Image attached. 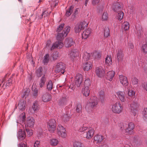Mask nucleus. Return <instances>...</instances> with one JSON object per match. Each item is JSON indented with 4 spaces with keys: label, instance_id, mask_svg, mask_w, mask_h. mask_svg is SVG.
<instances>
[{
    "label": "nucleus",
    "instance_id": "nucleus-1",
    "mask_svg": "<svg viewBox=\"0 0 147 147\" xmlns=\"http://www.w3.org/2000/svg\"><path fill=\"white\" fill-rule=\"evenodd\" d=\"M70 27L67 26L65 27L62 32H58L56 36V39L58 40L54 43L50 48L51 51L57 48H61L63 46V44L61 41H62L64 37H65L70 31Z\"/></svg>",
    "mask_w": 147,
    "mask_h": 147
},
{
    "label": "nucleus",
    "instance_id": "nucleus-2",
    "mask_svg": "<svg viewBox=\"0 0 147 147\" xmlns=\"http://www.w3.org/2000/svg\"><path fill=\"white\" fill-rule=\"evenodd\" d=\"M123 107L119 102H117L112 106L111 110L114 113L119 114L121 112Z\"/></svg>",
    "mask_w": 147,
    "mask_h": 147
},
{
    "label": "nucleus",
    "instance_id": "nucleus-3",
    "mask_svg": "<svg viewBox=\"0 0 147 147\" xmlns=\"http://www.w3.org/2000/svg\"><path fill=\"white\" fill-rule=\"evenodd\" d=\"M138 107V104L136 101L134 100L132 101L130 105L131 112V114L134 116H135L138 111L137 108Z\"/></svg>",
    "mask_w": 147,
    "mask_h": 147
},
{
    "label": "nucleus",
    "instance_id": "nucleus-4",
    "mask_svg": "<svg viewBox=\"0 0 147 147\" xmlns=\"http://www.w3.org/2000/svg\"><path fill=\"white\" fill-rule=\"evenodd\" d=\"M65 67L64 64L60 62L58 63L55 67V71L57 72H61L62 74H63L65 72Z\"/></svg>",
    "mask_w": 147,
    "mask_h": 147
},
{
    "label": "nucleus",
    "instance_id": "nucleus-5",
    "mask_svg": "<svg viewBox=\"0 0 147 147\" xmlns=\"http://www.w3.org/2000/svg\"><path fill=\"white\" fill-rule=\"evenodd\" d=\"M47 127L50 132H54L56 127V121L54 119H51L48 122Z\"/></svg>",
    "mask_w": 147,
    "mask_h": 147
},
{
    "label": "nucleus",
    "instance_id": "nucleus-6",
    "mask_svg": "<svg viewBox=\"0 0 147 147\" xmlns=\"http://www.w3.org/2000/svg\"><path fill=\"white\" fill-rule=\"evenodd\" d=\"M85 22H80L77 24L75 28V31L76 33H79L80 31L83 29L85 26H87L88 25L87 24H85Z\"/></svg>",
    "mask_w": 147,
    "mask_h": 147
},
{
    "label": "nucleus",
    "instance_id": "nucleus-7",
    "mask_svg": "<svg viewBox=\"0 0 147 147\" xmlns=\"http://www.w3.org/2000/svg\"><path fill=\"white\" fill-rule=\"evenodd\" d=\"M83 82V76L82 74H77L75 77L74 82L77 87H79Z\"/></svg>",
    "mask_w": 147,
    "mask_h": 147
},
{
    "label": "nucleus",
    "instance_id": "nucleus-8",
    "mask_svg": "<svg viewBox=\"0 0 147 147\" xmlns=\"http://www.w3.org/2000/svg\"><path fill=\"white\" fill-rule=\"evenodd\" d=\"M124 56L123 52L122 49L120 48H118L117 51L116 59L119 63L123 60Z\"/></svg>",
    "mask_w": 147,
    "mask_h": 147
},
{
    "label": "nucleus",
    "instance_id": "nucleus-9",
    "mask_svg": "<svg viewBox=\"0 0 147 147\" xmlns=\"http://www.w3.org/2000/svg\"><path fill=\"white\" fill-rule=\"evenodd\" d=\"M98 100L96 97H92L88 101V105L93 108L96 107L98 103Z\"/></svg>",
    "mask_w": 147,
    "mask_h": 147
},
{
    "label": "nucleus",
    "instance_id": "nucleus-10",
    "mask_svg": "<svg viewBox=\"0 0 147 147\" xmlns=\"http://www.w3.org/2000/svg\"><path fill=\"white\" fill-rule=\"evenodd\" d=\"M58 134L61 137L65 138L66 136V130L61 125H59L57 128Z\"/></svg>",
    "mask_w": 147,
    "mask_h": 147
},
{
    "label": "nucleus",
    "instance_id": "nucleus-11",
    "mask_svg": "<svg viewBox=\"0 0 147 147\" xmlns=\"http://www.w3.org/2000/svg\"><path fill=\"white\" fill-rule=\"evenodd\" d=\"M95 72L98 77L101 78L104 76L105 71L103 68L101 66H100L96 68Z\"/></svg>",
    "mask_w": 147,
    "mask_h": 147
},
{
    "label": "nucleus",
    "instance_id": "nucleus-12",
    "mask_svg": "<svg viewBox=\"0 0 147 147\" xmlns=\"http://www.w3.org/2000/svg\"><path fill=\"white\" fill-rule=\"evenodd\" d=\"M25 114L24 113H22L19 117L18 119L17 120L16 122L18 124L19 123L23 127V124H25Z\"/></svg>",
    "mask_w": 147,
    "mask_h": 147
},
{
    "label": "nucleus",
    "instance_id": "nucleus-13",
    "mask_svg": "<svg viewBox=\"0 0 147 147\" xmlns=\"http://www.w3.org/2000/svg\"><path fill=\"white\" fill-rule=\"evenodd\" d=\"M134 128V125L133 123L130 122L128 124V127L126 128V134L131 135L132 134V130Z\"/></svg>",
    "mask_w": 147,
    "mask_h": 147
},
{
    "label": "nucleus",
    "instance_id": "nucleus-14",
    "mask_svg": "<svg viewBox=\"0 0 147 147\" xmlns=\"http://www.w3.org/2000/svg\"><path fill=\"white\" fill-rule=\"evenodd\" d=\"M119 79L121 83L127 88L128 84L127 77L123 75H120L119 76Z\"/></svg>",
    "mask_w": 147,
    "mask_h": 147
},
{
    "label": "nucleus",
    "instance_id": "nucleus-15",
    "mask_svg": "<svg viewBox=\"0 0 147 147\" xmlns=\"http://www.w3.org/2000/svg\"><path fill=\"white\" fill-rule=\"evenodd\" d=\"M78 52L76 50H73L70 51L69 54V58L73 61L75 60V58L78 56Z\"/></svg>",
    "mask_w": 147,
    "mask_h": 147
},
{
    "label": "nucleus",
    "instance_id": "nucleus-16",
    "mask_svg": "<svg viewBox=\"0 0 147 147\" xmlns=\"http://www.w3.org/2000/svg\"><path fill=\"white\" fill-rule=\"evenodd\" d=\"M34 123V120L33 118L31 117L30 119H28L26 121V123L25 125V127L32 128L33 127Z\"/></svg>",
    "mask_w": 147,
    "mask_h": 147
},
{
    "label": "nucleus",
    "instance_id": "nucleus-17",
    "mask_svg": "<svg viewBox=\"0 0 147 147\" xmlns=\"http://www.w3.org/2000/svg\"><path fill=\"white\" fill-rule=\"evenodd\" d=\"M115 75V72L113 71H108L105 75L106 78L110 81H111Z\"/></svg>",
    "mask_w": 147,
    "mask_h": 147
},
{
    "label": "nucleus",
    "instance_id": "nucleus-18",
    "mask_svg": "<svg viewBox=\"0 0 147 147\" xmlns=\"http://www.w3.org/2000/svg\"><path fill=\"white\" fill-rule=\"evenodd\" d=\"M116 96L122 102L125 100V93L124 92L119 91L116 92Z\"/></svg>",
    "mask_w": 147,
    "mask_h": 147
},
{
    "label": "nucleus",
    "instance_id": "nucleus-19",
    "mask_svg": "<svg viewBox=\"0 0 147 147\" xmlns=\"http://www.w3.org/2000/svg\"><path fill=\"white\" fill-rule=\"evenodd\" d=\"M26 102L24 100H21L19 102L18 104V107L19 110L23 111L25 109Z\"/></svg>",
    "mask_w": 147,
    "mask_h": 147
},
{
    "label": "nucleus",
    "instance_id": "nucleus-20",
    "mask_svg": "<svg viewBox=\"0 0 147 147\" xmlns=\"http://www.w3.org/2000/svg\"><path fill=\"white\" fill-rule=\"evenodd\" d=\"M74 44L72 39L70 38H67L65 40V45L67 47H69Z\"/></svg>",
    "mask_w": 147,
    "mask_h": 147
},
{
    "label": "nucleus",
    "instance_id": "nucleus-21",
    "mask_svg": "<svg viewBox=\"0 0 147 147\" xmlns=\"http://www.w3.org/2000/svg\"><path fill=\"white\" fill-rule=\"evenodd\" d=\"M26 136V133L25 131H22V129H20L17 134L18 138L21 140L25 138Z\"/></svg>",
    "mask_w": 147,
    "mask_h": 147
},
{
    "label": "nucleus",
    "instance_id": "nucleus-22",
    "mask_svg": "<svg viewBox=\"0 0 147 147\" xmlns=\"http://www.w3.org/2000/svg\"><path fill=\"white\" fill-rule=\"evenodd\" d=\"M94 139L95 143L99 144L103 140V138L102 136L97 135L94 137Z\"/></svg>",
    "mask_w": 147,
    "mask_h": 147
},
{
    "label": "nucleus",
    "instance_id": "nucleus-23",
    "mask_svg": "<svg viewBox=\"0 0 147 147\" xmlns=\"http://www.w3.org/2000/svg\"><path fill=\"white\" fill-rule=\"evenodd\" d=\"M94 132V131L93 129L90 128L86 133V138L88 139H91L93 136Z\"/></svg>",
    "mask_w": 147,
    "mask_h": 147
},
{
    "label": "nucleus",
    "instance_id": "nucleus-24",
    "mask_svg": "<svg viewBox=\"0 0 147 147\" xmlns=\"http://www.w3.org/2000/svg\"><path fill=\"white\" fill-rule=\"evenodd\" d=\"M91 32V29L89 28L84 31L82 34V38L84 39L87 38L90 34Z\"/></svg>",
    "mask_w": 147,
    "mask_h": 147
},
{
    "label": "nucleus",
    "instance_id": "nucleus-25",
    "mask_svg": "<svg viewBox=\"0 0 147 147\" xmlns=\"http://www.w3.org/2000/svg\"><path fill=\"white\" fill-rule=\"evenodd\" d=\"M32 108L34 111L38 110L40 108V106L39 102L35 101L33 103Z\"/></svg>",
    "mask_w": 147,
    "mask_h": 147
},
{
    "label": "nucleus",
    "instance_id": "nucleus-26",
    "mask_svg": "<svg viewBox=\"0 0 147 147\" xmlns=\"http://www.w3.org/2000/svg\"><path fill=\"white\" fill-rule=\"evenodd\" d=\"M82 93L85 97L88 96L90 94V90L88 87H84L82 89Z\"/></svg>",
    "mask_w": 147,
    "mask_h": 147
},
{
    "label": "nucleus",
    "instance_id": "nucleus-27",
    "mask_svg": "<svg viewBox=\"0 0 147 147\" xmlns=\"http://www.w3.org/2000/svg\"><path fill=\"white\" fill-rule=\"evenodd\" d=\"M46 89L47 90L50 91L53 88V84L52 81L50 80L47 81L46 83Z\"/></svg>",
    "mask_w": 147,
    "mask_h": 147
},
{
    "label": "nucleus",
    "instance_id": "nucleus-28",
    "mask_svg": "<svg viewBox=\"0 0 147 147\" xmlns=\"http://www.w3.org/2000/svg\"><path fill=\"white\" fill-rule=\"evenodd\" d=\"M121 8V5L119 3H113L112 6V9L115 12H117Z\"/></svg>",
    "mask_w": 147,
    "mask_h": 147
},
{
    "label": "nucleus",
    "instance_id": "nucleus-29",
    "mask_svg": "<svg viewBox=\"0 0 147 147\" xmlns=\"http://www.w3.org/2000/svg\"><path fill=\"white\" fill-rule=\"evenodd\" d=\"M92 64L90 62H87L83 64V69L85 71H88L92 68Z\"/></svg>",
    "mask_w": 147,
    "mask_h": 147
},
{
    "label": "nucleus",
    "instance_id": "nucleus-30",
    "mask_svg": "<svg viewBox=\"0 0 147 147\" xmlns=\"http://www.w3.org/2000/svg\"><path fill=\"white\" fill-rule=\"evenodd\" d=\"M71 115L69 114V112L67 113L66 114H64L62 117V120L64 122H66L69 120L71 117Z\"/></svg>",
    "mask_w": 147,
    "mask_h": 147
},
{
    "label": "nucleus",
    "instance_id": "nucleus-31",
    "mask_svg": "<svg viewBox=\"0 0 147 147\" xmlns=\"http://www.w3.org/2000/svg\"><path fill=\"white\" fill-rule=\"evenodd\" d=\"M51 96L48 93L44 94L42 96V100L44 102L49 101L50 99Z\"/></svg>",
    "mask_w": 147,
    "mask_h": 147
},
{
    "label": "nucleus",
    "instance_id": "nucleus-32",
    "mask_svg": "<svg viewBox=\"0 0 147 147\" xmlns=\"http://www.w3.org/2000/svg\"><path fill=\"white\" fill-rule=\"evenodd\" d=\"M100 99L102 103L104 102L105 100V98L104 95L103 91L101 90L99 92Z\"/></svg>",
    "mask_w": 147,
    "mask_h": 147
},
{
    "label": "nucleus",
    "instance_id": "nucleus-33",
    "mask_svg": "<svg viewBox=\"0 0 147 147\" xmlns=\"http://www.w3.org/2000/svg\"><path fill=\"white\" fill-rule=\"evenodd\" d=\"M112 59L111 56L107 55L105 58V63L109 65H110L112 64Z\"/></svg>",
    "mask_w": 147,
    "mask_h": 147
},
{
    "label": "nucleus",
    "instance_id": "nucleus-34",
    "mask_svg": "<svg viewBox=\"0 0 147 147\" xmlns=\"http://www.w3.org/2000/svg\"><path fill=\"white\" fill-rule=\"evenodd\" d=\"M90 58V54L87 52H84L83 55L82 60L86 61L88 60Z\"/></svg>",
    "mask_w": 147,
    "mask_h": 147
},
{
    "label": "nucleus",
    "instance_id": "nucleus-35",
    "mask_svg": "<svg viewBox=\"0 0 147 147\" xmlns=\"http://www.w3.org/2000/svg\"><path fill=\"white\" fill-rule=\"evenodd\" d=\"M127 123H121L118 124V125L120 128V129L121 130L123 129L125 130V133H126V129L127 127Z\"/></svg>",
    "mask_w": 147,
    "mask_h": 147
},
{
    "label": "nucleus",
    "instance_id": "nucleus-36",
    "mask_svg": "<svg viewBox=\"0 0 147 147\" xmlns=\"http://www.w3.org/2000/svg\"><path fill=\"white\" fill-rule=\"evenodd\" d=\"M122 27L125 30L127 31L128 30L129 28V23L127 22H124L122 24Z\"/></svg>",
    "mask_w": 147,
    "mask_h": 147
},
{
    "label": "nucleus",
    "instance_id": "nucleus-37",
    "mask_svg": "<svg viewBox=\"0 0 147 147\" xmlns=\"http://www.w3.org/2000/svg\"><path fill=\"white\" fill-rule=\"evenodd\" d=\"M82 143L78 141H75L73 143V147H82Z\"/></svg>",
    "mask_w": 147,
    "mask_h": 147
},
{
    "label": "nucleus",
    "instance_id": "nucleus-38",
    "mask_svg": "<svg viewBox=\"0 0 147 147\" xmlns=\"http://www.w3.org/2000/svg\"><path fill=\"white\" fill-rule=\"evenodd\" d=\"M108 18V14L107 12L103 13L102 16V20L103 21H107Z\"/></svg>",
    "mask_w": 147,
    "mask_h": 147
},
{
    "label": "nucleus",
    "instance_id": "nucleus-39",
    "mask_svg": "<svg viewBox=\"0 0 147 147\" xmlns=\"http://www.w3.org/2000/svg\"><path fill=\"white\" fill-rule=\"evenodd\" d=\"M110 30L109 28L105 27L104 30V35L105 37H107L109 36Z\"/></svg>",
    "mask_w": 147,
    "mask_h": 147
},
{
    "label": "nucleus",
    "instance_id": "nucleus-40",
    "mask_svg": "<svg viewBox=\"0 0 147 147\" xmlns=\"http://www.w3.org/2000/svg\"><path fill=\"white\" fill-rule=\"evenodd\" d=\"M49 54H46L44 57L43 62L45 65L47 64L49 62Z\"/></svg>",
    "mask_w": 147,
    "mask_h": 147
},
{
    "label": "nucleus",
    "instance_id": "nucleus-41",
    "mask_svg": "<svg viewBox=\"0 0 147 147\" xmlns=\"http://www.w3.org/2000/svg\"><path fill=\"white\" fill-rule=\"evenodd\" d=\"M136 29L137 30V32L136 33V35L139 38L143 34L142 29L141 27H139V29L136 28Z\"/></svg>",
    "mask_w": 147,
    "mask_h": 147
},
{
    "label": "nucleus",
    "instance_id": "nucleus-42",
    "mask_svg": "<svg viewBox=\"0 0 147 147\" xmlns=\"http://www.w3.org/2000/svg\"><path fill=\"white\" fill-rule=\"evenodd\" d=\"M73 8L74 7L72 6H71L69 7V8L66 11V14L67 16H69L71 15L72 12Z\"/></svg>",
    "mask_w": 147,
    "mask_h": 147
},
{
    "label": "nucleus",
    "instance_id": "nucleus-43",
    "mask_svg": "<svg viewBox=\"0 0 147 147\" xmlns=\"http://www.w3.org/2000/svg\"><path fill=\"white\" fill-rule=\"evenodd\" d=\"M82 107L81 105L80 104H78L76 107V111L77 113L80 114L82 112Z\"/></svg>",
    "mask_w": 147,
    "mask_h": 147
},
{
    "label": "nucleus",
    "instance_id": "nucleus-44",
    "mask_svg": "<svg viewBox=\"0 0 147 147\" xmlns=\"http://www.w3.org/2000/svg\"><path fill=\"white\" fill-rule=\"evenodd\" d=\"M58 141L56 139H52L50 140V144L52 146H56L58 143Z\"/></svg>",
    "mask_w": 147,
    "mask_h": 147
},
{
    "label": "nucleus",
    "instance_id": "nucleus-45",
    "mask_svg": "<svg viewBox=\"0 0 147 147\" xmlns=\"http://www.w3.org/2000/svg\"><path fill=\"white\" fill-rule=\"evenodd\" d=\"M42 67H39L37 70L36 71V74L37 76L38 77H40L42 74Z\"/></svg>",
    "mask_w": 147,
    "mask_h": 147
},
{
    "label": "nucleus",
    "instance_id": "nucleus-46",
    "mask_svg": "<svg viewBox=\"0 0 147 147\" xmlns=\"http://www.w3.org/2000/svg\"><path fill=\"white\" fill-rule=\"evenodd\" d=\"M128 11H129L130 14H135V12L134 6L133 5L129 6L128 7Z\"/></svg>",
    "mask_w": 147,
    "mask_h": 147
},
{
    "label": "nucleus",
    "instance_id": "nucleus-47",
    "mask_svg": "<svg viewBox=\"0 0 147 147\" xmlns=\"http://www.w3.org/2000/svg\"><path fill=\"white\" fill-rule=\"evenodd\" d=\"M91 85V82L90 80L87 78L85 80L84 82V87H89Z\"/></svg>",
    "mask_w": 147,
    "mask_h": 147
},
{
    "label": "nucleus",
    "instance_id": "nucleus-48",
    "mask_svg": "<svg viewBox=\"0 0 147 147\" xmlns=\"http://www.w3.org/2000/svg\"><path fill=\"white\" fill-rule=\"evenodd\" d=\"M143 118L146 121H147V108H144L142 113Z\"/></svg>",
    "mask_w": 147,
    "mask_h": 147
},
{
    "label": "nucleus",
    "instance_id": "nucleus-49",
    "mask_svg": "<svg viewBox=\"0 0 147 147\" xmlns=\"http://www.w3.org/2000/svg\"><path fill=\"white\" fill-rule=\"evenodd\" d=\"M123 16V13L122 11L119 12L117 15V18L119 21H121L122 19Z\"/></svg>",
    "mask_w": 147,
    "mask_h": 147
},
{
    "label": "nucleus",
    "instance_id": "nucleus-50",
    "mask_svg": "<svg viewBox=\"0 0 147 147\" xmlns=\"http://www.w3.org/2000/svg\"><path fill=\"white\" fill-rule=\"evenodd\" d=\"M59 57V52L57 51L54 52L52 55V57L54 60L57 59Z\"/></svg>",
    "mask_w": 147,
    "mask_h": 147
},
{
    "label": "nucleus",
    "instance_id": "nucleus-51",
    "mask_svg": "<svg viewBox=\"0 0 147 147\" xmlns=\"http://www.w3.org/2000/svg\"><path fill=\"white\" fill-rule=\"evenodd\" d=\"M29 91L28 90H24V91L23 92H22V98H26L29 95Z\"/></svg>",
    "mask_w": 147,
    "mask_h": 147
},
{
    "label": "nucleus",
    "instance_id": "nucleus-52",
    "mask_svg": "<svg viewBox=\"0 0 147 147\" xmlns=\"http://www.w3.org/2000/svg\"><path fill=\"white\" fill-rule=\"evenodd\" d=\"M64 23H62L60 24L57 28V32H58L62 30L64 27Z\"/></svg>",
    "mask_w": 147,
    "mask_h": 147
},
{
    "label": "nucleus",
    "instance_id": "nucleus-53",
    "mask_svg": "<svg viewBox=\"0 0 147 147\" xmlns=\"http://www.w3.org/2000/svg\"><path fill=\"white\" fill-rule=\"evenodd\" d=\"M128 95L130 96L133 97L134 96L135 92L132 90L129 89L128 92Z\"/></svg>",
    "mask_w": 147,
    "mask_h": 147
},
{
    "label": "nucleus",
    "instance_id": "nucleus-54",
    "mask_svg": "<svg viewBox=\"0 0 147 147\" xmlns=\"http://www.w3.org/2000/svg\"><path fill=\"white\" fill-rule=\"evenodd\" d=\"M142 49L143 51L145 53H147V44L143 45L142 46Z\"/></svg>",
    "mask_w": 147,
    "mask_h": 147
},
{
    "label": "nucleus",
    "instance_id": "nucleus-55",
    "mask_svg": "<svg viewBox=\"0 0 147 147\" xmlns=\"http://www.w3.org/2000/svg\"><path fill=\"white\" fill-rule=\"evenodd\" d=\"M25 128L28 136H31L33 134V132L32 130L29 129L28 128H27V127H25Z\"/></svg>",
    "mask_w": 147,
    "mask_h": 147
},
{
    "label": "nucleus",
    "instance_id": "nucleus-56",
    "mask_svg": "<svg viewBox=\"0 0 147 147\" xmlns=\"http://www.w3.org/2000/svg\"><path fill=\"white\" fill-rule=\"evenodd\" d=\"M58 2L57 1H55L51 3V6L52 8H53L55 6L57 5Z\"/></svg>",
    "mask_w": 147,
    "mask_h": 147
},
{
    "label": "nucleus",
    "instance_id": "nucleus-57",
    "mask_svg": "<svg viewBox=\"0 0 147 147\" xmlns=\"http://www.w3.org/2000/svg\"><path fill=\"white\" fill-rule=\"evenodd\" d=\"M40 144V141L38 140H36L34 143L33 147H39Z\"/></svg>",
    "mask_w": 147,
    "mask_h": 147
},
{
    "label": "nucleus",
    "instance_id": "nucleus-58",
    "mask_svg": "<svg viewBox=\"0 0 147 147\" xmlns=\"http://www.w3.org/2000/svg\"><path fill=\"white\" fill-rule=\"evenodd\" d=\"M100 1V0H92V3L93 5H95L99 3Z\"/></svg>",
    "mask_w": 147,
    "mask_h": 147
},
{
    "label": "nucleus",
    "instance_id": "nucleus-59",
    "mask_svg": "<svg viewBox=\"0 0 147 147\" xmlns=\"http://www.w3.org/2000/svg\"><path fill=\"white\" fill-rule=\"evenodd\" d=\"M46 81V78L45 77V75H44L41 78L40 80V82L43 83L45 84Z\"/></svg>",
    "mask_w": 147,
    "mask_h": 147
},
{
    "label": "nucleus",
    "instance_id": "nucleus-60",
    "mask_svg": "<svg viewBox=\"0 0 147 147\" xmlns=\"http://www.w3.org/2000/svg\"><path fill=\"white\" fill-rule=\"evenodd\" d=\"M132 83L134 85L137 84L138 83V79L136 78H134L132 79Z\"/></svg>",
    "mask_w": 147,
    "mask_h": 147
},
{
    "label": "nucleus",
    "instance_id": "nucleus-61",
    "mask_svg": "<svg viewBox=\"0 0 147 147\" xmlns=\"http://www.w3.org/2000/svg\"><path fill=\"white\" fill-rule=\"evenodd\" d=\"M49 13H48V11H45L42 12V14H41V18H42L43 16H44V17H45L49 15Z\"/></svg>",
    "mask_w": 147,
    "mask_h": 147
},
{
    "label": "nucleus",
    "instance_id": "nucleus-62",
    "mask_svg": "<svg viewBox=\"0 0 147 147\" xmlns=\"http://www.w3.org/2000/svg\"><path fill=\"white\" fill-rule=\"evenodd\" d=\"M88 127H82L80 128L79 131L81 132H82L87 129Z\"/></svg>",
    "mask_w": 147,
    "mask_h": 147
},
{
    "label": "nucleus",
    "instance_id": "nucleus-63",
    "mask_svg": "<svg viewBox=\"0 0 147 147\" xmlns=\"http://www.w3.org/2000/svg\"><path fill=\"white\" fill-rule=\"evenodd\" d=\"M142 86L143 89L147 91V83L144 82L142 84Z\"/></svg>",
    "mask_w": 147,
    "mask_h": 147
},
{
    "label": "nucleus",
    "instance_id": "nucleus-64",
    "mask_svg": "<svg viewBox=\"0 0 147 147\" xmlns=\"http://www.w3.org/2000/svg\"><path fill=\"white\" fill-rule=\"evenodd\" d=\"M128 47L130 49H133L134 47V46L132 43L130 42L128 44Z\"/></svg>",
    "mask_w": 147,
    "mask_h": 147
}]
</instances>
